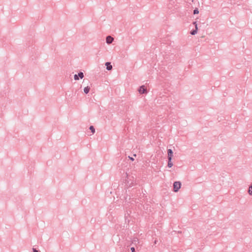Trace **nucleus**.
Instances as JSON below:
<instances>
[{
  "label": "nucleus",
  "instance_id": "obj_3",
  "mask_svg": "<svg viewBox=\"0 0 252 252\" xmlns=\"http://www.w3.org/2000/svg\"><path fill=\"white\" fill-rule=\"evenodd\" d=\"M113 41L114 38L110 35L107 36L106 38V42L108 44L112 43Z\"/></svg>",
  "mask_w": 252,
  "mask_h": 252
},
{
  "label": "nucleus",
  "instance_id": "obj_4",
  "mask_svg": "<svg viewBox=\"0 0 252 252\" xmlns=\"http://www.w3.org/2000/svg\"><path fill=\"white\" fill-rule=\"evenodd\" d=\"M173 152L171 149H168L167 150V158H172L173 157Z\"/></svg>",
  "mask_w": 252,
  "mask_h": 252
},
{
  "label": "nucleus",
  "instance_id": "obj_7",
  "mask_svg": "<svg viewBox=\"0 0 252 252\" xmlns=\"http://www.w3.org/2000/svg\"><path fill=\"white\" fill-rule=\"evenodd\" d=\"M90 90V88L89 87L87 86L84 89V92L85 94H87L89 92Z\"/></svg>",
  "mask_w": 252,
  "mask_h": 252
},
{
  "label": "nucleus",
  "instance_id": "obj_6",
  "mask_svg": "<svg viewBox=\"0 0 252 252\" xmlns=\"http://www.w3.org/2000/svg\"><path fill=\"white\" fill-rule=\"evenodd\" d=\"M173 163L172 162V158H168V163H167V166L169 168H171L173 166Z\"/></svg>",
  "mask_w": 252,
  "mask_h": 252
},
{
  "label": "nucleus",
  "instance_id": "obj_2",
  "mask_svg": "<svg viewBox=\"0 0 252 252\" xmlns=\"http://www.w3.org/2000/svg\"><path fill=\"white\" fill-rule=\"evenodd\" d=\"M138 92L140 94H143L147 93V90L145 88L144 86H141L140 87L139 89H138Z\"/></svg>",
  "mask_w": 252,
  "mask_h": 252
},
{
  "label": "nucleus",
  "instance_id": "obj_9",
  "mask_svg": "<svg viewBox=\"0 0 252 252\" xmlns=\"http://www.w3.org/2000/svg\"><path fill=\"white\" fill-rule=\"evenodd\" d=\"M132 244L134 245H136L137 243H139L138 239L136 238H134L132 241Z\"/></svg>",
  "mask_w": 252,
  "mask_h": 252
},
{
  "label": "nucleus",
  "instance_id": "obj_12",
  "mask_svg": "<svg viewBox=\"0 0 252 252\" xmlns=\"http://www.w3.org/2000/svg\"><path fill=\"white\" fill-rule=\"evenodd\" d=\"M197 31L195 30H192L190 32V34L192 35H195L197 33Z\"/></svg>",
  "mask_w": 252,
  "mask_h": 252
},
{
  "label": "nucleus",
  "instance_id": "obj_19",
  "mask_svg": "<svg viewBox=\"0 0 252 252\" xmlns=\"http://www.w3.org/2000/svg\"><path fill=\"white\" fill-rule=\"evenodd\" d=\"M195 30L197 31V30H198L197 26H196V27H195Z\"/></svg>",
  "mask_w": 252,
  "mask_h": 252
},
{
  "label": "nucleus",
  "instance_id": "obj_5",
  "mask_svg": "<svg viewBox=\"0 0 252 252\" xmlns=\"http://www.w3.org/2000/svg\"><path fill=\"white\" fill-rule=\"evenodd\" d=\"M105 65L106 66V69L108 70H111L112 69V66L111 65L110 63H106Z\"/></svg>",
  "mask_w": 252,
  "mask_h": 252
},
{
  "label": "nucleus",
  "instance_id": "obj_11",
  "mask_svg": "<svg viewBox=\"0 0 252 252\" xmlns=\"http://www.w3.org/2000/svg\"><path fill=\"white\" fill-rule=\"evenodd\" d=\"M89 128L91 130V131L93 133H94L95 132V129L93 126H90Z\"/></svg>",
  "mask_w": 252,
  "mask_h": 252
},
{
  "label": "nucleus",
  "instance_id": "obj_14",
  "mask_svg": "<svg viewBox=\"0 0 252 252\" xmlns=\"http://www.w3.org/2000/svg\"><path fill=\"white\" fill-rule=\"evenodd\" d=\"M74 78L75 80H79V76L77 74H75L74 76Z\"/></svg>",
  "mask_w": 252,
  "mask_h": 252
},
{
  "label": "nucleus",
  "instance_id": "obj_15",
  "mask_svg": "<svg viewBox=\"0 0 252 252\" xmlns=\"http://www.w3.org/2000/svg\"><path fill=\"white\" fill-rule=\"evenodd\" d=\"M130 249H131V252H135V249L134 247H131Z\"/></svg>",
  "mask_w": 252,
  "mask_h": 252
},
{
  "label": "nucleus",
  "instance_id": "obj_1",
  "mask_svg": "<svg viewBox=\"0 0 252 252\" xmlns=\"http://www.w3.org/2000/svg\"><path fill=\"white\" fill-rule=\"evenodd\" d=\"M181 186V183L180 182L176 181L173 184L174 187V191L175 192H177L179 189H180Z\"/></svg>",
  "mask_w": 252,
  "mask_h": 252
},
{
  "label": "nucleus",
  "instance_id": "obj_20",
  "mask_svg": "<svg viewBox=\"0 0 252 252\" xmlns=\"http://www.w3.org/2000/svg\"><path fill=\"white\" fill-rule=\"evenodd\" d=\"M157 242H158V241L156 240L155 241V242H154V243L156 244H157Z\"/></svg>",
  "mask_w": 252,
  "mask_h": 252
},
{
  "label": "nucleus",
  "instance_id": "obj_13",
  "mask_svg": "<svg viewBox=\"0 0 252 252\" xmlns=\"http://www.w3.org/2000/svg\"><path fill=\"white\" fill-rule=\"evenodd\" d=\"M199 13V10L197 8H195L194 10H193V14H198Z\"/></svg>",
  "mask_w": 252,
  "mask_h": 252
},
{
  "label": "nucleus",
  "instance_id": "obj_8",
  "mask_svg": "<svg viewBox=\"0 0 252 252\" xmlns=\"http://www.w3.org/2000/svg\"><path fill=\"white\" fill-rule=\"evenodd\" d=\"M248 193L250 195H252V184L249 187V188L248 189Z\"/></svg>",
  "mask_w": 252,
  "mask_h": 252
},
{
  "label": "nucleus",
  "instance_id": "obj_18",
  "mask_svg": "<svg viewBox=\"0 0 252 252\" xmlns=\"http://www.w3.org/2000/svg\"><path fill=\"white\" fill-rule=\"evenodd\" d=\"M128 158H129L130 160H132V161H133V160H134V158H133L130 157H129V156L128 157Z\"/></svg>",
  "mask_w": 252,
  "mask_h": 252
},
{
  "label": "nucleus",
  "instance_id": "obj_16",
  "mask_svg": "<svg viewBox=\"0 0 252 252\" xmlns=\"http://www.w3.org/2000/svg\"><path fill=\"white\" fill-rule=\"evenodd\" d=\"M32 251H33V252H40L38 250H37L36 249H35L34 248L32 249Z\"/></svg>",
  "mask_w": 252,
  "mask_h": 252
},
{
  "label": "nucleus",
  "instance_id": "obj_10",
  "mask_svg": "<svg viewBox=\"0 0 252 252\" xmlns=\"http://www.w3.org/2000/svg\"><path fill=\"white\" fill-rule=\"evenodd\" d=\"M79 78L82 79L84 77V74L82 72H80L78 74Z\"/></svg>",
  "mask_w": 252,
  "mask_h": 252
},
{
  "label": "nucleus",
  "instance_id": "obj_17",
  "mask_svg": "<svg viewBox=\"0 0 252 252\" xmlns=\"http://www.w3.org/2000/svg\"><path fill=\"white\" fill-rule=\"evenodd\" d=\"M193 25L195 27H196V26H197V22H196V21L193 22Z\"/></svg>",
  "mask_w": 252,
  "mask_h": 252
}]
</instances>
